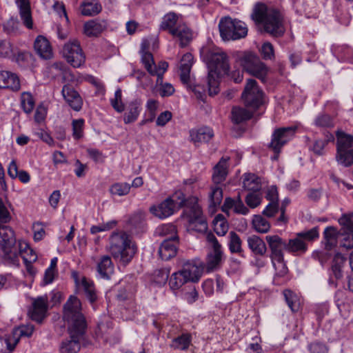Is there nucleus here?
<instances>
[{
  "instance_id": "obj_1",
  "label": "nucleus",
  "mask_w": 353,
  "mask_h": 353,
  "mask_svg": "<svg viewBox=\"0 0 353 353\" xmlns=\"http://www.w3.org/2000/svg\"><path fill=\"white\" fill-rule=\"evenodd\" d=\"M185 206V212L188 216L190 225L197 224L199 228L195 230L203 232L208 229V224L203 216L202 211L196 198L185 200L181 192L176 193L168 197L157 205L150 208V212L154 216L163 219L174 214L182 207Z\"/></svg>"
},
{
  "instance_id": "obj_2",
  "label": "nucleus",
  "mask_w": 353,
  "mask_h": 353,
  "mask_svg": "<svg viewBox=\"0 0 353 353\" xmlns=\"http://www.w3.org/2000/svg\"><path fill=\"white\" fill-rule=\"evenodd\" d=\"M201 57L209 68L208 76V93L214 96L219 93V79L227 75L230 70L228 57L219 48H205L201 50Z\"/></svg>"
},
{
  "instance_id": "obj_3",
  "label": "nucleus",
  "mask_w": 353,
  "mask_h": 353,
  "mask_svg": "<svg viewBox=\"0 0 353 353\" xmlns=\"http://www.w3.org/2000/svg\"><path fill=\"white\" fill-rule=\"evenodd\" d=\"M11 219L10 212L0 198V223H7ZM0 247L3 261L9 265H19L18 245L13 230L9 226L0 224Z\"/></svg>"
},
{
  "instance_id": "obj_4",
  "label": "nucleus",
  "mask_w": 353,
  "mask_h": 353,
  "mask_svg": "<svg viewBox=\"0 0 353 353\" xmlns=\"http://www.w3.org/2000/svg\"><path fill=\"white\" fill-rule=\"evenodd\" d=\"M251 18L265 32L274 36L280 37L285 32L282 14L277 10L268 8L264 3H258L255 5Z\"/></svg>"
},
{
  "instance_id": "obj_5",
  "label": "nucleus",
  "mask_w": 353,
  "mask_h": 353,
  "mask_svg": "<svg viewBox=\"0 0 353 353\" xmlns=\"http://www.w3.org/2000/svg\"><path fill=\"white\" fill-rule=\"evenodd\" d=\"M110 252L122 265H127L137 251L136 243L125 231L118 230L110 236Z\"/></svg>"
},
{
  "instance_id": "obj_6",
  "label": "nucleus",
  "mask_w": 353,
  "mask_h": 353,
  "mask_svg": "<svg viewBox=\"0 0 353 353\" xmlns=\"http://www.w3.org/2000/svg\"><path fill=\"white\" fill-rule=\"evenodd\" d=\"M81 309V301L74 295L70 296L63 305V319L72 333H75L76 329H87V323Z\"/></svg>"
},
{
  "instance_id": "obj_7",
  "label": "nucleus",
  "mask_w": 353,
  "mask_h": 353,
  "mask_svg": "<svg viewBox=\"0 0 353 353\" xmlns=\"http://www.w3.org/2000/svg\"><path fill=\"white\" fill-rule=\"evenodd\" d=\"M236 61L250 74L260 79L263 83L266 81L268 68L261 61L259 57L250 52H238Z\"/></svg>"
},
{
  "instance_id": "obj_8",
  "label": "nucleus",
  "mask_w": 353,
  "mask_h": 353,
  "mask_svg": "<svg viewBox=\"0 0 353 353\" xmlns=\"http://www.w3.org/2000/svg\"><path fill=\"white\" fill-rule=\"evenodd\" d=\"M202 274L201 269L194 263L187 261L183 263L181 269L173 273L169 281V285L172 290H179L188 282L196 283Z\"/></svg>"
},
{
  "instance_id": "obj_9",
  "label": "nucleus",
  "mask_w": 353,
  "mask_h": 353,
  "mask_svg": "<svg viewBox=\"0 0 353 353\" xmlns=\"http://www.w3.org/2000/svg\"><path fill=\"white\" fill-rule=\"evenodd\" d=\"M220 35L223 40H237L244 38L248 34L246 24L239 20L230 17L222 18L219 23Z\"/></svg>"
},
{
  "instance_id": "obj_10",
  "label": "nucleus",
  "mask_w": 353,
  "mask_h": 353,
  "mask_svg": "<svg viewBox=\"0 0 353 353\" xmlns=\"http://www.w3.org/2000/svg\"><path fill=\"white\" fill-rule=\"evenodd\" d=\"M336 137V161L345 168L352 165V149L353 148V136L339 130Z\"/></svg>"
},
{
  "instance_id": "obj_11",
  "label": "nucleus",
  "mask_w": 353,
  "mask_h": 353,
  "mask_svg": "<svg viewBox=\"0 0 353 353\" xmlns=\"http://www.w3.org/2000/svg\"><path fill=\"white\" fill-rule=\"evenodd\" d=\"M318 237L317 228L298 232L294 238L287 241L286 251L296 256L303 254L307 250L308 242L312 241Z\"/></svg>"
},
{
  "instance_id": "obj_12",
  "label": "nucleus",
  "mask_w": 353,
  "mask_h": 353,
  "mask_svg": "<svg viewBox=\"0 0 353 353\" xmlns=\"http://www.w3.org/2000/svg\"><path fill=\"white\" fill-rule=\"evenodd\" d=\"M296 130V126L285 127L276 129L272 135V140L268 145L269 148L274 152L272 159H278L279 154L282 147L286 144L294 136Z\"/></svg>"
},
{
  "instance_id": "obj_13",
  "label": "nucleus",
  "mask_w": 353,
  "mask_h": 353,
  "mask_svg": "<svg viewBox=\"0 0 353 353\" xmlns=\"http://www.w3.org/2000/svg\"><path fill=\"white\" fill-rule=\"evenodd\" d=\"M246 107L257 109L263 103V92L254 79H248L241 95Z\"/></svg>"
},
{
  "instance_id": "obj_14",
  "label": "nucleus",
  "mask_w": 353,
  "mask_h": 353,
  "mask_svg": "<svg viewBox=\"0 0 353 353\" xmlns=\"http://www.w3.org/2000/svg\"><path fill=\"white\" fill-rule=\"evenodd\" d=\"M205 237L207 242L212 248V250L207 256L205 267L208 272H212L220 267L223 253L221 245L212 232H208Z\"/></svg>"
},
{
  "instance_id": "obj_15",
  "label": "nucleus",
  "mask_w": 353,
  "mask_h": 353,
  "mask_svg": "<svg viewBox=\"0 0 353 353\" xmlns=\"http://www.w3.org/2000/svg\"><path fill=\"white\" fill-rule=\"evenodd\" d=\"M63 54L74 68H79L85 62V55L77 40L70 41L64 45Z\"/></svg>"
},
{
  "instance_id": "obj_16",
  "label": "nucleus",
  "mask_w": 353,
  "mask_h": 353,
  "mask_svg": "<svg viewBox=\"0 0 353 353\" xmlns=\"http://www.w3.org/2000/svg\"><path fill=\"white\" fill-rule=\"evenodd\" d=\"M69 338L62 341L60 350L61 353H78L81 350L80 341L83 339L86 330L76 329L75 333H72L70 328H68Z\"/></svg>"
},
{
  "instance_id": "obj_17",
  "label": "nucleus",
  "mask_w": 353,
  "mask_h": 353,
  "mask_svg": "<svg viewBox=\"0 0 353 353\" xmlns=\"http://www.w3.org/2000/svg\"><path fill=\"white\" fill-rule=\"evenodd\" d=\"M32 325H24L14 328L11 334L6 336L3 340L9 351H12L21 336L30 337L34 332Z\"/></svg>"
},
{
  "instance_id": "obj_18",
  "label": "nucleus",
  "mask_w": 353,
  "mask_h": 353,
  "mask_svg": "<svg viewBox=\"0 0 353 353\" xmlns=\"http://www.w3.org/2000/svg\"><path fill=\"white\" fill-rule=\"evenodd\" d=\"M265 240L270 249L271 259H279L284 256L283 250H286L287 241L278 235H268Z\"/></svg>"
},
{
  "instance_id": "obj_19",
  "label": "nucleus",
  "mask_w": 353,
  "mask_h": 353,
  "mask_svg": "<svg viewBox=\"0 0 353 353\" xmlns=\"http://www.w3.org/2000/svg\"><path fill=\"white\" fill-rule=\"evenodd\" d=\"M48 308V297L46 296H39L33 299L32 307L29 311L31 319L38 323H41L46 316Z\"/></svg>"
},
{
  "instance_id": "obj_20",
  "label": "nucleus",
  "mask_w": 353,
  "mask_h": 353,
  "mask_svg": "<svg viewBox=\"0 0 353 353\" xmlns=\"http://www.w3.org/2000/svg\"><path fill=\"white\" fill-rule=\"evenodd\" d=\"M127 225L132 234L145 232L147 229L145 213L140 210L135 212L129 216Z\"/></svg>"
},
{
  "instance_id": "obj_21",
  "label": "nucleus",
  "mask_w": 353,
  "mask_h": 353,
  "mask_svg": "<svg viewBox=\"0 0 353 353\" xmlns=\"http://www.w3.org/2000/svg\"><path fill=\"white\" fill-rule=\"evenodd\" d=\"M20 88V80L17 74L7 70L0 71V89L17 92Z\"/></svg>"
},
{
  "instance_id": "obj_22",
  "label": "nucleus",
  "mask_w": 353,
  "mask_h": 353,
  "mask_svg": "<svg viewBox=\"0 0 353 353\" xmlns=\"http://www.w3.org/2000/svg\"><path fill=\"white\" fill-rule=\"evenodd\" d=\"M339 223L343 226L344 232L347 234L341 245L347 249H351L353 248V213L343 215L339 219Z\"/></svg>"
},
{
  "instance_id": "obj_23",
  "label": "nucleus",
  "mask_w": 353,
  "mask_h": 353,
  "mask_svg": "<svg viewBox=\"0 0 353 353\" xmlns=\"http://www.w3.org/2000/svg\"><path fill=\"white\" fill-rule=\"evenodd\" d=\"M62 95L68 105L75 111H79L83 101L79 94L70 85H63L61 90Z\"/></svg>"
},
{
  "instance_id": "obj_24",
  "label": "nucleus",
  "mask_w": 353,
  "mask_h": 353,
  "mask_svg": "<svg viewBox=\"0 0 353 353\" xmlns=\"http://www.w3.org/2000/svg\"><path fill=\"white\" fill-rule=\"evenodd\" d=\"M230 157H223L213 168L212 181L219 185L223 182L228 174V161Z\"/></svg>"
},
{
  "instance_id": "obj_25",
  "label": "nucleus",
  "mask_w": 353,
  "mask_h": 353,
  "mask_svg": "<svg viewBox=\"0 0 353 353\" xmlns=\"http://www.w3.org/2000/svg\"><path fill=\"white\" fill-rule=\"evenodd\" d=\"M179 241L165 239L160 245L159 254L162 260L168 261L174 257L177 252Z\"/></svg>"
},
{
  "instance_id": "obj_26",
  "label": "nucleus",
  "mask_w": 353,
  "mask_h": 353,
  "mask_svg": "<svg viewBox=\"0 0 353 353\" xmlns=\"http://www.w3.org/2000/svg\"><path fill=\"white\" fill-rule=\"evenodd\" d=\"M108 23L104 19H95L85 23L84 33L88 37H98L107 28Z\"/></svg>"
},
{
  "instance_id": "obj_27",
  "label": "nucleus",
  "mask_w": 353,
  "mask_h": 353,
  "mask_svg": "<svg viewBox=\"0 0 353 353\" xmlns=\"http://www.w3.org/2000/svg\"><path fill=\"white\" fill-rule=\"evenodd\" d=\"M141 101L135 99L127 104L125 112L123 115V121L125 124L131 123L137 121L141 111Z\"/></svg>"
},
{
  "instance_id": "obj_28",
  "label": "nucleus",
  "mask_w": 353,
  "mask_h": 353,
  "mask_svg": "<svg viewBox=\"0 0 353 353\" xmlns=\"http://www.w3.org/2000/svg\"><path fill=\"white\" fill-rule=\"evenodd\" d=\"M37 53L43 59H50L52 57V50L48 40L43 36H38L34 43Z\"/></svg>"
},
{
  "instance_id": "obj_29",
  "label": "nucleus",
  "mask_w": 353,
  "mask_h": 353,
  "mask_svg": "<svg viewBox=\"0 0 353 353\" xmlns=\"http://www.w3.org/2000/svg\"><path fill=\"white\" fill-rule=\"evenodd\" d=\"M16 3L19 10V15L23 25L28 29L33 27L30 5L29 0H16Z\"/></svg>"
},
{
  "instance_id": "obj_30",
  "label": "nucleus",
  "mask_w": 353,
  "mask_h": 353,
  "mask_svg": "<svg viewBox=\"0 0 353 353\" xmlns=\"http://www.w3.org/2000/svg\"><path fill=\"white\" fill-rule=\"evenodd\" d=\"M249 249L256 256H263L267 252L266 244L264 241L257 235L252 234L247 238Z\"/></svg>"
},
{
  "instance_id": "obj_31",
  "label": "nucleus",
  "mask_w": 353,
  "mask_h": 353,
  "mask_svg": "<svg viewBox=\"0 0 353 353\" xmlns=\"http://www.w3.org/2000/svg\"><path fill=\"white\" fill-rule=\"evenodd\" d=\"M171 34L179 40L181 48L186 46L192 39V30L185 23L177 25L176 29L172 30Z\"/></svg>"
},
{
  "instance_id": "obj_32",
  "label": "nucleus",
  "mask_w": 353,
  "mask_h": 353,
  "mask_svg": "<svg viewBox=\"0 0 353 353\" xmlns=\"http://www.w3.org/2000/svg\"><path fill=\"white\" fill-rule=\"evenodd\" d=\"M97 270L101 278L109 279L114 273V265L110 256H102L97 263Z\"/></svg>"
},
{
  "instance_id": "obj_33",
  "label": "nucleus",
  "mask_w": 353,
  "mask_h": 353,
  "mask_svg": "<svg viewBox=\"0 0 353 353\" xmlns=\"http://www.w3.org/2000/svg\"><path fill=\"white\" fill-rule=\"evenodd\" d=\"M214 137L213 130L209 127H202L190 131L191 141L194 143H207Z\"/></svg>"
},
{
  "instance_id": "obj_34",
  "label": "nucleus",
  "mask_w": 353,
  "mask_h": 353,
  "mask_svg": "<svg viewBox=\"0 0 353 353\" xmlns=\"http://www.w3.org/2000/svg\"><path fill=\"white\" fill-rule=\"evenodd\" d=\"M149 43L148 41H143L141 45L140 53L141 55V62L145 66L147 71L152 76H154L155 72H152L154 67V61L153 55L148 51Z\"/></svg>"
},
{
  "instance_id": "obj_35",
  "label": "nucleus",
  "mask_w": 353,
  "mask_h": 353,
  "mask_svg": "<svg viewBox=\"0 0 353 353\" xmlns=\"http://www.w3.org/2000/svg\"><path fill=\"white\" fill-rule=\"evenodd\" d=\"M228 245L232 254H236L244 257V251L242 248V240L234 231H230L228 234Z\"/></svg>"
},
{
  "instance_id": "obj_36",
  "label": "nucleus",
  "mask_w": 353,
  "mask_h": 353,
  "mask_svg": "<svg viewBox=\"0 0 353 353\" xmlns=\"http://www.w3.org/2000/svg\"><path fill=\"white\" fill-rule=\"evenodd\" d=\"M192 342V336L189 333H183L177 337L173 338L170 344V347L174 350L185 351Z\"/></svg>"
},
{
  "instance_id": "obj_37",
  "label": "nucleus",
  "mask_w": 353,
  "mask_h": 353,
  "mask_svg": "<svg viewBox=\"0 0 353 353\" xmlns=\"http://www.w3.org/2000/svg\"><path fill=\"white\" fill-rule=\"evenodd\" d=\"M81 285L83 288L85 296L92 305L94 310H96V302L98 300V296L97 294L94 283L85 277H83L81 280Z\"/></svg>"
},
{
  "instance_id": "obj_38",
  "label": "nucleus",
  "mask_w": 353,
  "mask_h": 353,
  "mask_svg": "<svg viewBox=\"0 0 353 353\" xmlns=\"http://www.w3.org/2000/svg\"><path fill=\"white\" fill-rule=\"evenodd\" d=\"M179 24H181L179 16L174 12H169L163 17L160 29L168 30L171 34L172 30H175Z\"/></svg>"
},
{
  "instance_id": "obj_39",
  "label": "nucleus",
  "mask_w": 353,
  "mask_h": 353,
  "mask_svg": "<svg viewBox=\"0 0 353 353\" xmlns=\"http://www.w3.org/2000/svg\"><path fill=\"white\" fill-rule=\"evenodd\" d=\"M81 14L84 16H92L99 14L102 6L97 0H85L81 3Z\"/></svg>"
},
{
  "instance_id": "obj_40",
  "label": "nucleus",
  "mask_w": 353,
  "mask_h": 353,
  "mask_svg": "<svg viewBox=\"0 0 353 353\" xmlns=\"http://www.w3.org/2000/svg\"><path fill=\"white\" fill-rule=\"evenodd\" d=\"M18 248V256L20 255L23 262L34 263L37 260L36 252L30 248L28 243L19 242Z\"/></svg>"
},
{
  "instance_id": "obj_41",
  "label": "nucleus",
  "mask_w": 353,
  "mask_h": 353,
  "mask_svg": "<svg viewBox=\"0 0 353 353\" xmlns=\"http://www.w3.org/2000/svg\"><path fill=\"white\" fill-rule=\"evenodd\" d=\"M345 263V258L340 253H336L332 260L331 265L332 274L336 279L343 277L342 268Z\"/></svg>"
},
{
  "instance_id": "obj_42",
  "label": "nucleus",
  "mask_w": 353,
  "mask_h": 353,
  "mask_svg": "<svg viewBox=\"0 0 353 353\" xmlns=\"http://www.w3.org/2000/svg\"><path fill=\"white\" fill-rule=\"evenodd\" d=\"M252 117V112L240 107H234L232 110V120L234 123L239 124Z\"/></svg>"
},
{
  "instance_id": "obj_43",
  "label": "nucleus",
  "mask_w": 353,
  "mask_h": 353,
  "mask_svg": "<svg viewBox=\"0 0 353 353\" xmlns=\"http://www.w3.org/2000/svg\"><path fill=\"white\" fill-rule=\"evenodd\" d=\"M157 233L161 236H165V239H174L179 241L176 228L172 223L163 224L157 228Z\"/></svg>"
},
{
  "instance_id": "obj_44",
  "label": "nucleus",
  "mask_w": 353,
  "mask_h": 353,
  "mask_svg": "<svg viewBox=\"0 0 353 353\" xmlns=\"http://www.w3.org/2000/svg\"><path fill=\"white\" fill-rule=\"evenodd\" d=\"M243 187L251 192H258L261 189L260 179L254 174H245Z\"/></svg>"
},
{
  "instance_id": "obj_45",
  "label": "nucleus",
  "mask_w": 353,
  "mask_h": 353,
  "mask_svg": "<svg viewBox=\"0 0 353 353\" xmlns=\"http://www.w3.org/2000/svg\"><path fill=\"white\" fill-rule=\"evenodd\" d=\"M285 301L293 312H297L300 308V301L298 296L290 290L283 292Z\"/></svg>"
},
{
  "instance_id": "obj_46",
  "label": "nucleus",
  "mask_w": 353,
  "mask_h": 353,
  "mask_svg": "<svg viewBox=\"0 0 353 353\" xmlns=\"http://www.w3.org/2000/svg\"><path fill=\"white\" fill-rule=\"evenodd\" d=\"M252 225L254 230L259 233H267L270 228V223L261 215H255L254 216Z\"/></svg>"
},
{
  "instance_id": "obj_47",
  "label": "nucleus",
  "mask_w": 353,
  "mask_h": 353,
  "mask_svg": "<svg viewBox=\"0 0 353 353\" xmlns=\"http://www.w3.org/2000/svg\"><path fill=\"white\" fill-rule=\"evenodd\" d=\"M325 248L330 250L336 245V230L334 227H327L324 232Z\"/></svg>"
},
{
  "instance_id": "obj_48",
  "label": "nucleus",
  "mask_w": 353,
  "mask_h": 353,
  "mask_svg": "<svg viewBox=\"0 0 353 353\" xmlns=\"http://www.w3.org/2000/svg\"><path fill=\"white\" fill-rule=\"evenodd\" d=\"M223 199V190L216 184L211 187L210 193V207L216 208L219 205Z\"/></svg>"
},
{
  "instance_id": "obj_49",
  "label": "nucleus",
  "mask_w": 353,
  "mask_h": 353,
  "mask_svg": "<svg viewBox=\"0 0 353 353\" xmlns=\"http://www.w3.org/2000/svg\"><path fill=\"white\" fill-rule=\"evenodd\" d=\"M131 185L128 183H115L110 187V192L114 196H125L130 191Z\"/></svg>"
},
{
  "instance_id": "obj_50",
  "label": "nucleus",
  "mask_w": 353,
  "mask_h": 353,
  "mask_svg": "<svg viewBox=\"0 0 353 353\" xmlns=\"http://www.w3.org/2000/svg\"><path fill=\"white\" fill-rule=\"evenodd\" d=\"M271 260L276 271V276L282 277L287 274L288 269L284 261V256L279 259Z\"/></svg>"
},
{
  "instance_id": "obj_51",
  "label": "nucleus",
  "mask_w": 353,
  "mask_h": 353,
  "mask_svg": "<svg viewBox=\"0 0 353 353\" xmlns=\"http://www.w3.org/2000/svg\"><path fill=\"white\" fill-rule=\"evenodd\" d=\"M170 270L168 268H161L157 270L154 273V282L159 285H164L169 277Z\"/></svg>"
},
{
  "instance_id": "obj_52",
  "label": "nucleus",
  "mask_w": 353,
  "mask_h": 353,
  "mask_svg": "<svg viewBox=\"0 0 353 353\" xmlns=\"http://www.w3.org/2000/svg\"><path fill=\"white\" fill-rule=\"evenodd\" d=\"M19 25L18 19L12 17L3 24V30L8 34H14L18 30Z\"/></svg>"
},
{
  "instance_id": "obj_53",
  "label": "nucleus",
  "mask_w": 353,
  "mask_h": 353,
  "mask_svg": "<svg viewBox=\"0 0 353 353\" xmlns=\"http://www.w3.org/2000/svg\"><path fill=\"white\" fill-rule=\"evenodd\" d=\"M21 106L26 113H30L34 106V101L32 95L28 92H23L21 94Z\"/></svg>"
},
{
  "instance_id": "obj_54",
  "label": "nucleus",
  "mask_w": 353,
  "mask_h": 353,
  "mask_svg": "<svg viewBox=\"0 0 353 353\" xmlns=\"http://www.w3.org/2000/svg\"><path fill=\"white\" fill-rule=\"evenodd\" d=\"M316 126L321 128H332L334 126L332 118L326 114H321L316 117L314 121Z\"/></svg>"
},
{
  "instance_id": "obj_55",
  "label": "nucleus",
  "mask_w": 353,
  "mask_h": 353,
  "mask_svg": "<svg viewBox=\"0 0 353 353\" xmlns=\"http://www.w3.org/2000/svg\"><path fill=\"white\" fill-rule=\"evenodd\" d=\"M72 136L74 139H79L83 135L84 120L83 119L72 121Z\"/></svg>"
},
{
  "instance_id": "obj_56",
  "label": "nucleus",
  "mask_w": 353,
  "mask_h": 353,
  "mask_svg": "<svg viewBox=\"0 0 353 353\" xmlns=\"http://www.w3.org/2000/svg\"><path fill=\"white\" fill-rule=\"evenodd\" d=\"M113 108L118 112H122L125 110L124 104L122 102L121 90L118 88L114 93V98L110 100Z\"/></svg>"
},
{
  "instance_id": "obj_57",
  "label": "nucleus",
  "mask_w": 353,
  "mask_h": 353,
  "mask_svg": "<svg viewBox=\"0 0 353 353\" xmlns=\"http://www.w3.org/2000/svg\"><path fill=\"white\" fill-rule=\"evenodd\" d=\"M246 204L251 208H256L261 202V196L257 192H251L245 197Z\"/></svg>"
},
{
  "instance_id": "obj_58",
  "label": "nucleus",
  "mask_w": 353,
  "mask_h": 353,
  "mask_svg": "<svg viewBox=\"0 0 353 353\" xmlns=\"http://www.w3.org/2000/svg\"><path fill=\"white\" fill-rule=\"evenodd\" d=\"M168 63L165 61H161L158 65H154L152 72H155L154 76L157 77V83H161L163 81V74L167 70Z\"/></svg>"
},
{
  "instance_id": "obj_59",
  "label": "nucleus",
  "mask_w": 353,
  "mask_h": 353,
  "mask_svg": "<svg viewBox=\"0 0 353 353\" xmlns=\"http://www.w3.org/2000/svg\"><path fill=\"white\" fill-rule=\"evenodd\" d=\"M307 349L310 353H328V347L321 342L314 341L310 343Z\"/></svg>"
},
{
  "instance_id": "obj_60",
  "label": "nucleus",
  "mask_w": 353,
  "mask_h": 353,
  "mask_svg": "<svg viewBox=\"0 0 353 353\" xmlns=\"http://www.w3.org/2000/svg\"><path fill=\"white\" fill-rule=\"evenodd\" d=\"M261 52L264 59L271 60L274 58L273 46L269 42H266L263 44Z\"/></svg>"
},
{
  "instance_id": "obj_61",
  "label": "nucleus",
  "mask_w": 353,
  "mask_h": 353,
  "mask_svg": "<svg viewBox=\"0 0 353 353\" xmlns=\"http://www.w3.org/2000/svg\"><path fill=\"white\" fill-rule=\"evenodd\" d=\"M228 228L229 227L228 223L223 219L216 220V223H214V232L217 235L221 236L225 235V234L228 232Z\"/></svg>"
},
{
  "instance_id": "obj_62",
  "label": "nucleus",
  "mask_w": 353,
  "mask_h": 353,
  "mask_svg": "<svg viewBox=\"0 0 353 353\" xmlns=\"http://www.w3.org/2000/svg\"><path fill=\"white\" fill-rule=\"evenodd\" d=\"M326 146L322 139H316L312 145L310 146L311 150L315 154L321 156L324 154V148Z\"/></svg>"
},
{
  "instance_id": "obj_63",
  "label": "nucleus",
  "mask_w": 353,
  "mask_h": 353,
  "mask_svg": "<svg viewBox=\"0 0 353 353\" xmlns=\"http://www.w3.org/2000/svg\"><path fill=\"white\" fill-rule=\"evenodd\" d=\"M161 85V88L159 89V94L161 97H169L172 95L174 92V88L170 83H159Z\"/></svg>"
},
{
  "instance_id": "obj_64",
  "label": "nucleus",
  "mask_w": 353,
  "mask_h": 353,
  "mask_svg": "<svg viewBox=\"0 0 353 353\" xmlns=\"http://www.w3.org/2000/svg\"><path fill=\"white\" fill-rule=\"evenodd\" d=\"M171 119L172 113L170 111L161 112L157 119V125L164 126Z\"/></svg>"
}]
</instances>
